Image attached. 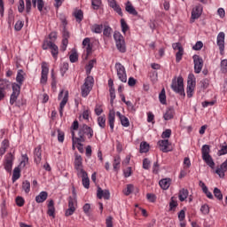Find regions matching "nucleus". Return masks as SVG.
<instances>
[{"instance_id": "obj_33", "label": "nucleus", "mask_w": 227, "mask_h": 227, "mask_svg": "<svg viewBox=\"0 0 227 227\" xmlns=\"http://www.w3.org/2000/svg\"><path fill=\"white\" fill-rule=\"evenodd\" d=\"M189 196V190L183 188L179 191V201H184V200H187Z\"/></svg>"}, {"instance_id": "obj_3", "label": "nucleus", "mask_w": 227, "mask_h": 227, "mask_svg": "<svg viewBox=\"0 0 227 227\" xmlns=\"http://www.w3.org/2000/svg\"><path fill=\"white\" fill-rule=\"evenodd\" d=\"M201 153L202 160L207 164V166H209L211 169H214L215 168V162H214V159H212V156L210 155V145H204L201 148Z\"/></svg>"}, {"instance_id": "obj_9", "label": "nucleus", "mask_w": 227, "mask_h": 227, "mask_svg": "<svg viewBox=\"0 0 227 227\" xmlns=\"http://www.w3.org/2000/svg\"><path fill=\"white\" fill-rule=\"evenodd\" d=\"M115 68L118 79H120L121 82H127V72L125 71V67L121 63H116Z\"/></svg>"}, {"instance_id": "obj_40", "label": "nucleus", "mask_w": 227, "mask_h": 227, "mask_svg": "<svg viewBox=\"0 0 227 227\" xmlns=\"http://www.w3.org/2000/svg\"><path fill=\"white\" fill-rule=\"evenodd\" d=\"M121 162V158H120V156H115L113 163L114 171H118L120 169Z\"/></svg>"}, {"instance_id": "obj_64", "label": "nucleus", "mask_w": 227, "mask_h": 227, "mask_svg": "<svg viewBox=\"0 0 227 227\" xmlns=\"http://www.w3.org/2000/svg\"><path fill=\"white\" fill-rule=\"evenodd\" d=\"M106 227H113V216H108L106 219Z\"/></svg>"}, {"instance_id": "obj_20", "label": "nucleus", "mask_w": 227, "mask_h": 227, "mask_svg": "<svg viewBox=\"0 0 227 227\" xmlns=\"http://www.w3.org/2000/svg\"><path fill=\"white\" fill-rule=\"evenodd\" d=\"M158 145L160 148V151L163 152V153H168V152H171V149H169V140H160L158 142Z\"/></svg>"}, {"instance_id": "obj_30", "label": "nucleus", "mask_w": 227, "mask_h": 227, "mask_svg": "<svg viewBox=\"0 0 227 227\" xmlns=\"http://www.w3.org/2000/svg\"><path fill=\"white\" fill-rule=\"evenodd\" d=\"M116 116V114L114 113V111L110 110L109 114H108V121H109V125H110V129L113 132V130H114V118Z\"/></svg>"}, {"instance_id": "obj_10", "label": "nucleus", "mask_w": 227, "mask_h": 227, "mask_svg": "<svg viewBox=\"0 0 227 227\" xmlns=\"http://www.w3.org/2000/svg\"><path fill=\"white\" fill-rule=\"evenodd\" d=\"M15 157L12 153H9L5 156V160L4 162V169L7 170L8 173H12V168H13V160Z\"/></svg>"}, {"instance_id": "obj_63", "label": "nucleus", "mask_w": 227, "mask_h": 227, "mask_svg": "<svg viewBox=\"0 0 227 227\" xmlns=\"http://www.w3.org/2000/svg\"><path fill=\"white\" fill-rule=\"evenodd\" d=\"M22 27H24V22H22L20 20L17 21L14 26L15 31H20V29H22Z\"/></svg>"}, {"instance_id": "obj_59", "label": "nucleus", "mask_w": 227, "mask_h": 227, "mask_svg": "<svg viewBox=\"0 0 227 227\" xmlns=\"http://www.w3.org/2000/svg\"><path fill=\"white\" fill-rule=\"evenodd\" d=\"M193 51H201L203 49V42L199 41L192 46Z\"/></svg>"}, {"instance_id": "obj_32", "label": "nucleus", "mask_w": 227, "mask_h": 227, "mask_svg": "<svg viewBox=\"0 0 227 227\" xmlns=\"http://www.w3.org/2000/svg\"><path fill=\"white\" fill-rule=\"evenodd\" d=\"M159 184L161 189H163L164 191H167V189H169V185H171V179L170 178L161 179L160 180Z\"/></svg>"}, {"instance_id": "obj_26", "label": "nucleus", "mask_w": 227, "mask_h": 227, "mask_svg": "<svg viewBox=\"0 0 227 227\" xmlns=\"http://www.w3.org/2000/svg\"><path fill=\"white\" fill-rule=\"evenodd\" d=\"M125 10L128 13H129V15L137 16V11H136V8H134V5H132L130 1L126 3Z\"/></svg>"}, {"instance_id": "obj_35", "label": "nucleus", "mask_w": 227, "mask_h": 227, "mask_svg": "<svg viewBox=\"0 0 227 227\" xmlns=\"http://www.w3.org/2000/svg\"><path fill=\"white\" fill-rule=\"evenodd\" d=\"M150 152V145L147 142H141L140 143V153H148Z\"/></svg>"}, {"instance_id": "obj_18", "label": "nucleus", "mask_w": 227, "mask_h": 227, "mask_svg": "<svg viewBox=\"0 0 227 227\" xmlns=\"http://www.w3.org/2000/svg\"><path fill=\"white\" fill-rule=\"evenodd\" d=\"M32 6L33 8H36L38 12L42 13L43 10H47V7H45V2L43 0H32Z\"/></svg>"}, {"instance_id": "obj_53", "label": "nucleus", "mask_w": 227, "mask_h": 227, "mask_svg": "<svg viewBox=\"0 0 227 227\" xmlns=\"http://www.w3.org/2000/svg\"><path fill=\"white\" fill-rule=\"evenodd\" d=\"M178 207V202L175 200V197H172L169 202V210H173Z\"/></svg>"}, {"instance_id": "obj_61", "label": "nucleus", "mask_w": 227, "mask_h": 227, "mask_svg": "<svg viewBox=\"0 0 227 227\" xmlns=\"http://www.w3.org/2000/svg\"><path fill=\"white\" fill-rule=\"evenodd\" d=\"M227 153V145H222L221 150L218 151L217 155L221 157V155H226Z\"/></svg>"}, {"instance_id": "obj_50", "label": "nucleus", "mask_w": 227, "mask_h": 227, "mask_svg": "<svg viewBox=\"0 0 227 227\" xmlns=\"http://www.w3.org/2000/svg\"><path fill=\"white\" fill-rule=\"evenodd\" d=\"M98 123L101 129H106V116H99L98 118Z\"/></svg>"}, {"instance_id": "obj_6", "label": "nucleus", "mask_w": 227, "mask_h": 227, "mask_svg": "<svg viewBox=\"0 0 227 227\" xmlns=\"http://www.w3.org/2000/svg\"><path fill=\"white\" fill-rule=\"evenodd\" d=\"M114 38L118 51L120 52H126L127 47L125 46V38H123V35L120 32H114Z\"/></svg>"}, {"instance_id": "obj_45", "label": "nucleus", "mask_w": 227, "mask_h": 227, "mask_svg": "<svg viewBox=\"0 0 227 227\" xmlns=\"http://www.w3.org/2000/svg\"><path fill=\"white\" fill-rule=\"evenodd\" d=\"M69 59L71 63H77V61H79V54H77V51L75 50L69 56Z\"/></svg>"}, {"instance_id": "obj_56", "label": "nucleus", "mask_w": 227, "mask_h": 227, "mask_svg": "<svg viewBox=\"0 0 227 227\" xmlns=\"http://www.w3.org/2000/svg\"><path fill=\"white\" fill-rule=\"evenodd\" d=\"M91 4L94 10H98L100 8V4H102V0H92Z\"/></svg>"}, {"instance_id": "obj_24", "label": "nucleus", "mask_w": 227, "mask_h": 227, "mask_svg": "<svg viewBox=\"0 0 227 227\" xmlns=\"http://www.w3.org/2000/svg\"><path fill=\"white\" fill-rule=\"evenodd\" d=\"M59 19L61 22V26L63 27L62 33L69 32L67 26H68V20H67V16L63 13L59 15Z\"/></svg>"}, {"instance_id": "obj_2", "label": "nucleus", "mask_w": 227, "mask_h": 227, "mask_svg": "<svg viewBox=\"0 0 227 227\" xmlns=\"http://www.w3.org/2000/svg\"><path fill=\"white\" fill-rule=\"evenodd\" d=\"M73 136V139H76V141H82V143H86V137L88 139H91L93 137V129L87 124H82L79 128L78 137H75V131H71Z\"/></svg>"}, {"instance_id": "obj_23", "label": "nucleus", "mask_w": 227, "mask_h": 227, "mask_svg": "<svg viewBox=\"0 0 227 227\" xmlns=\"http://www.w3.org/2000/svg\"><path fill=\"white\" fill-rule=\"evenodd\" d=\"M34 157H35V162H36V164H40V162L42 161V146L41 145H38L37 147L35 148Z\"/></svg>"}, {"instance_id": "obj_46", "label": "nucleus", "mask_w": 227, "mask_h": 227, "mask_svg": "<svg viewBox=\"0 0 227 227\" xmlns=\"http://www.w3.org/2000/svg\"><path fill=\"white\" fill-rule=\"evenodd\" d=\"M102 29H104V25L95 24L92 27L91 30H92L93 33L100 34V33H102Z\"/></svg>"}, {"instance_id": "obj_7", "label": "nucleus", "mask_w": 227, "mask_h": 227, "mask_svg": "<svg viewBox=\"0 0 227 227\" xmlns=\"http://www.w3.org/2000/svg\"><path fill=\"white\" fill-rule=\"evenodd\" d=\"M196 88V77L193 74H190L188 75V81H187V89L186 93L188 98H192V93H194V89Z\"/></svg>"}, {"instance_id": "obj_4", "label": "nucleus", "mask_w": 227, "mask_h": 227, "mask_svg": "<svg viewBox=\"0 0 227 227\" xmlns=\"http://www.w3.org/2000/svg\"><path fill=\"white\" fill-rule=\"evenodd\" d=\"M171 89L175 93H178L181 97H185V90H184V77L178 76L172 80Z\"/></svg>"}, {"instance_id": "obj_51", "label": "nucleus", "mask_w": 227, "mask_h": 227, "mask_svg": "<svg viewBox=\"0 0 227 227\" xmlns=\"http://www.w3.org/2000/svg\"><path fill=\"white\" fill-rule=\"evenodd\" d=\"M121 30H122V33H127V31H129V25L127 24V22L125 21L124 19H121Z\"/></svg>"}, {"instance_id": "obj_25", "label": "nucleus", "mask_w": 227, "mask_h": 227, "mask_svg": "<svg viewBox=\"0 0 227 227\" xmlns=\"http://www.w3.org/2000/svg\"><path fill=\"white\" fill-rule=\"evenodd\" d=\"M62 51L65 52L68 47V38H70V32H62Z\"/></svg>"}, {"instance_id": "obj_11", "label": "nucleus", "mask_w": 227, "mask_h": 227, "mask_svg": "<svg viewBox=\"0 0 227 227\" xmlns=\"http://www.w3.org/2000/svg\"><path fill=\"white\" fill-rule=\"evenodd\" d=\"M193 63L195 74H200L203 69V59L200 55H194Z\"/></svg>"}, {"instance_id": "obj_13", "label": "nucleus", "mask_w": 227, "mask_h": 227, "mask_svg": "<svg viewBox=\"0 0 227 227\" xmlns=\"http://www.w3.org/2000/svg\"><path fill=\"white\" fill-rule=\"evenodd\" d=\"M83 47H86V56L85 59H88L89 56L93 53V44H91V39L90 37H86L82 41Z\"/></svg>"}, {"instance_id": "obj_43", "label": "nucleus", "mask_w": 227, "mask_h": 227, "mask_svg": "<svg viewBox=\"0 0 227 227\" xmlns=\"http://www.w3.org/2000/svg\"><path fill=\"white\" fill-rule=\"evenodd\" d=\"M160 102V104H163V106H166V90L164 89L161 90L160 95H159Z\"/></svg>"}, {"instance_id": "obj_38", "label": "nucleus", "mask_w": 227, "mask_h": 227, "mask_svg": "<svg viewBox=\"0 0 227 227\" xmlns=\"http://www.w3.org/2000/svg\"><path fill=\"white\" fill-rule=\"evenodd\" d=\"M73 17L76 19V22H81L84 19V13L82 10H77L73 13Z\"/></svg>"}, {"instance_id": "obj_48", "label": "nucleus", "mask_w": 227, "mask_h": 227, "mask_svg": "<svg viewBox=\"0 0 227 227\" xmlns=\"http://www.w3.org/2000/svg\"><path fill=\"white\" fill-rule=\"evenodd\" d=\"M29 162V158L27 157V154L22 155V160L18 168H26V164Z\"/></svg>"}, {"instance_id": "obj_31", "label": "nucleus", "mask_w": 227, "mask_h": 227, "mask_svg": "<svg viewBox=\"0 0 227 227\" xmlns=\"http://www.w3.org/2000/svg\"><path fill=\"white\" fill-rule=\"evenodd\" d=\"M175 116V108L169 107L167 109L166 113L163 115L164 120H173Z\"/></svg>"}, {"instance_id": "obj_34", "label": "nucleus", "mask_w": 227, "mask_h": 227, "mask_svg": "<svg viewBox=\"0 0 227 227\" xmlns=\"http://www.w3.org/2000/svg\"><path fill=\"white\" fill-rule=\"evenodd\" d=\"M82 182L85 189H90V177H88V172H83V176H82Z\"/></svg>"}, {"instance_id": "obj_39", "label": "nucleus", "mask_w": 227, "mask_h": 227, "mask_svg": "<svg viewBox=\"0 0 227 227\" xmlns=\"http://www.w3.org/2000/svg\"><path fill=\"white\" fill-rule=\"evenodd\" d=\"M95 63H97V59H91L89 61V64L85 67L87 75H90L91 74V70L93 69Z\"/></svg>"}, {"instance_id": "obj_16", "label": "nucleus", "mask_w": 227, "mask_h": 227, "mask_svg": "<svg viewBox=\"0 0 227 227\" xmlns=\"http://www.w3.org/2000/svg\"><path fill=\"white\" fill-rule=\"evenodd\" d=\"M201 13H203V7H201V5L195 6L192 11V22H194L196 19H200V17H201Z\"/></svg>"}, {"instance_id": "obj_52", "label": "nucleus", "mask_w": 227, "mask_h": 227, "mask_svg": "<svg viewBox=\"0 0 227 227\" xmlns=\"http://www.w3.org/2000/svg\"><path fill=\"white\" fill-rule=\"evenodd\" d=\"M53 43H52V41L44 40L43 43V51H47V49H51V47L52 46Z\"/></svg>"}, {"instance_id": "obj_12", "label": "nucleus", "mask_w": 227, "mask_h": 227, "mask_svg": "<svg viewBox=\"0 0 227 227\" xmlns=\"http://www.w3.org/2000/svg\"><path fill=\"white\" fill-rule=\"evenodd\" d=\"M47 75H49V64L42 62L41 84H47Z\"/></svg>"}, {"instance_id": "obj_41", "label": "nucleus", "mask_w": 227, "mask_h": 227, "mask_svg": "<svg viewBox=\"0 0 227 227\" xmlns=\"http://www.w3.org/2000/svg\"><path fill=\"white\" fill-rule=\"evenodd\" d=\"M213 193L216 200H218L219 201H223V192L219 188L215 187L213 191Z\"/></svg>"}, {"instance_id": "obj_8", "label": "nucleus", "mask_w": 227, "mask_h": 227, "mask_svg": "<svg viewBox=\"0 0 227 227\" xmlns=\"http://www.w3.org/2000/svg\"><path fill=\"white\" fill-rule=\"evenodd\" d=\"M12 82L6 79H0V101L6 97V90H10Z\"/></svg>"}, {"instance_id": "obj_62", "label": "nucleus", "mask_w": 227, "mask_h": 227, "mask_svg": "<svg viewBox=\"0 0 227 227\" xmlns=\"http://www.w3.org/2000/svg\"><path fill=\"white\" fill-rule=\"evenodd\" d=\"M25 9H26V5L24 4V0H20L19 6H18V11L20 12V13H22Z\"/></svg>"}, {"instance_id": "obj_21", "label": "nucleus", "mask_w": 227, "mask_h": 227, "mask_svg": "<svg viewBox=\"0 0 227 227\" xmlns=\"http://www.w3.org/2000/svg\"><path fill=\"white\" fill-rule=\"evenodd\" d=\"M47 214L50 217H53V219L56 217V207H54L53 200H49Z\"/></svg>"}, {"instance_id": "obj_55", "label": "nucleus", "mask_w": 227, "mask_h": 227, "mask_svg": "<svg viewBox=\"0 0 227 227\" xmlns=\"http://www.w3.org/2000/svg\"><path fill=\"white\" fill-rule=\"evenodd\" d=\"M57 132L59 143H63V141H65V132L61 131L60 129H58Z\"/></svg>"}, {"instance_id": "obj_54", "label": "nucleus", "mask_w": 227, "mask_h": 227, "mask_svg": "<svg viewBox=\"0 0 227 227\" xmlns=\"http://www.w3.org/2000/svg\"><path fill=\"white\" fill-rule=\"evenodd\" d=\"M183 56H184V49L183 50H179L176 53V63H180V61H182Z\"/></svg>"}, {"instance_id": "obj_49", "label": "nucleus", "mask_w": 227, "mask_h": 227, "mask_svg": "<svg viewBox=\"0 0 227 227\" xmlns=\"http://www.w3.org/2000/svg\"><path fill=\"white\" fill-rule=\"evenodd\" d=\"M112 33H113V28H111V27H109V26H106L103 30L104 36H106L107 38H109V36H111Z\"/></svg>"}, {"instance_id": "obj_14", "label": "nucleus", "mask_w": 227, "mask_h": 227, "mask_svg": "<svg viewBox=\"0 0 227 227\" xmlns=\"http://www.w3.org/2000/svg\"><path fill=\"white\" fill-rule=\"evenodd\" d=\"M97 197L98 200H110L111 199V192L109 190H102L100 186L98 187V192H97Z\"/></svg>"}, {"instance_id": "obj_37", "label": "nucleus", "mask_w": 227, "mask_h": 227, "mask_svg": "<svg viewBox=\"0 0 227 227\" xmlns=\"http://www.w3.org/2000/svg\"><path fill=\"white\" fill-rule=\"evenodd\" d=\"M8 146H10V142L8 141V139H4L2 142V146L0 148V157L2 155H4V153H6V149L8 148Z\"/></svg>"}, {"instance_id": "obj_5", "label": "nucleus", "mask_w": 227, "mask_h": 227, "mask_svg": "<svg viewBox=\"0 0 227 227\" xmlns=\"http://www.w3.org/2000/svg\"><path fill=\"white\" fill-rule=\"evenodd\" d=\"M95 82V80L93 79V76H87L85 78L84 83L82 85V97L86 98L87 95H90V92L91 90H93V84Z\"/></svg>"}, {"instance_id": "obj_15", "label": "nucleus", "mask_w": 227, "mask_h": 227, "mask_svg": "<svg viewBox=\"0 0 227 227\" xmlns=\"http://www.w3.org/2000/svg\"><path fill=\"white\" fill-rule=\"evenodd\" d=\"M108 4L110 8H113V10L115 11L118 15H120V17H123V12H121V7L120 6V4H118L116 0H108Z\"/></svg>"}, {"instance_id": "obj_58", "label": "nucleus", "mask_w": 227, "mask_h": 227, "mask_svg": "<svg viewBox=\"0 0 227 227\" xmlns=\"http://www.w3.org/2000/svg\"><path fill=\"white\" fill-rule=\"evenodd\" d=\"M221 70L223 74H227V59L221 61Z\"/></svg>"}, {"instance_id": "obj_17", "label": "nucleus", "mask_w": 227, "mask_h": 227, "mask_svg": "<svg viewBox=\"0 0 227 227\" xmlns=\"http://www.w3.org/2000/svg\"><path fill=\"white\" fill-rule=\"evenodd\" d=\"M74 212H75V207L74 206V198H68V208L66 210L65 215L66 217H69V215H74Z\"/></svg>"}, {"instance_id": "obj_36", "label": "nucleus", "mask_w": 227, "mask_h": 227, "mask_svg": "<svg viewBox=\"0 0 227 227\" xmlns=\"http://www.w3.org/2000/svg\"><path fill=\"white\" fill-rule=\"evenodd\" d=\"M20 178V167H16L12 172V183L15 184Z\"/></svg>"}, {"instance_id": "obj_44", "label": "nucleus", "mask_w": 227, "mask_h": 227, "mask_svg": "<svg viewBox=\"0 0 227 227\" xmlns=\"http://www.w3.org/2000/svg\"><path fill=\"white\" fill-rule=\"evenodd\" d=\"M22 189L27 194L29 192V191H31V183H29V181H27V180L23 181Z\"/></svg>"}, {"instance_id": "obj_47", "label": "nucleus", "mask_w": 227, "mask_h": 227, "mask_svg": "<svg viewBox=\"0 0 227 227\" xmlns=\"http://www.w3.org/2000/svg\"><path fill=\"white\" fill-rule=\"evenodd\" d=\"M200 212L203 214V215H208L210 214V207L207 204L202 205L200 207Z\"/></svg>"}, {"instance_id": "obj_29", "label": "nucleus", "mask_w": 227, "mask_h": 227, "mask_svg": "<svg viewBox=\"0 0 227 227\" xmlns=\"http://www.w3.org/2000/svg\"><path fill=\"white\" fill-rule=\"evenodd\" d=\"M49 198V193L47 192H41L39 195L35 197L36 203H43Z\"/></svg>"}, {"instance_id": "obj_28", "label": "nucleus", "mask_w": 227, "mask_h": 227, "mask_svg": "<svg viewBox=\"0 0 227 227\" xmlns=\"http://www.w3.org/2000/svg\"><path fill=\"white\" fill-rule=\"evenodd\" d=\"M116 116H118L119 120H121V123L122 127H129L130 125V121H129V118L121 114V113L116 112Z\"/></svg>"}, {"instance_id": "obj_60", "label": "nucleus", "mask_w": 227, "mask_h": 227, "mask_svg": "<svg viewBox=\"0 0 227 227\" xmlns=\"http://www.w3.org/2000/svg\"><path fill=\"white\" fill-rule=\"evenodd\" d=\"M150 164H151V161L148 158H145L143 160V168L144 169H150Z\"/></svg>"}, {"instance_id": "obj_1", "label": "nucleus", "mask_w": 227, "mask_h": 227, "mask_svg": "<svg viewBox=\"0 0 227 227\" xmlns=\"http://www.w3.org/2000/svg\"><path fill=\"white\" fill-rule=\"evenodd\" d=\"M24 75H26V73H24L22 69H20L16 76V82L18 83L13 82L12 84V93L11 94V97H10L11 106H13V104H16V106L20 107V104L17 103V98H19V95H20V88L22 84H24V81L26 79Z\"/></svg>"}, {"instance_id": "obj_22", "label": "nucleus", "mask_w": 227, "mask_h": 227, "mask_svg": "<svg viewBox=\"0 0 227 227\" xmlns=\"http://www.w3.org/2000/svg\"><path fill=\"white\" fill-rule=\"evenodd\" d=\"M67 102H68V90H66L65 95L62 98V101L59 104V114L61 117H63V109H65V106H67Z\"/></svg>"}, {"instance_id": "obj_57", "label": "nucleus", "mask_w": 227, "mask_h": 227, "mask_svg": "<svg viewBox=\"0 0 227 227\" xmlns=\"http://www.w3.org/2000/svg\"><path fill=\"white\" fill-rule=\"evenodd\" d=\"M16 205L18 207H24V203H26V200H24V198L18 196L15 200Z\"/></svg>"}, {"instance_id": "obj_27", "label": "nucleus", "mask_w": 227, "mask_h": 227, "mask_svg": "<svg viewBox=\"0 0 227 227\" xmlns=\"http://www.w3.org/2000/svg\"><path fill=\"white\" fill-rule=\"evenodd\" d=\"M74 169H80L79 168H82V156L78 154L77 153H74Z\"/></svg>"}, {"instance_id": "obj_42", "label": "nucleus", "mask_w": 227, "mask_h": 227, "mask_svg": "<svg viewBox=\"0 0 227 227\" xmlns=\"http://www.w3.org/2000/svg\"><path fill=\"white\" fill-rule=\"evenodd\" d=\"M50 49L51 50V54L53 58L56 59L58 58V54H59L58 45H56V43H53Z\"/></svg>"}, {"instance_id": "obj_19", "label": "nucleus", "mask_w": 227, "mask_h": 227, "mask_svg": "<svg viewBox=\"0 0 227 227\" xmlns=\"http://www.w3.org/2000/svg\"><path fill=\"white\" fill-rule=\"evenodd\" d=\"M217 45L221 54L224 52V32H220L217 35Z\"/></svg>"}]
</instances>
